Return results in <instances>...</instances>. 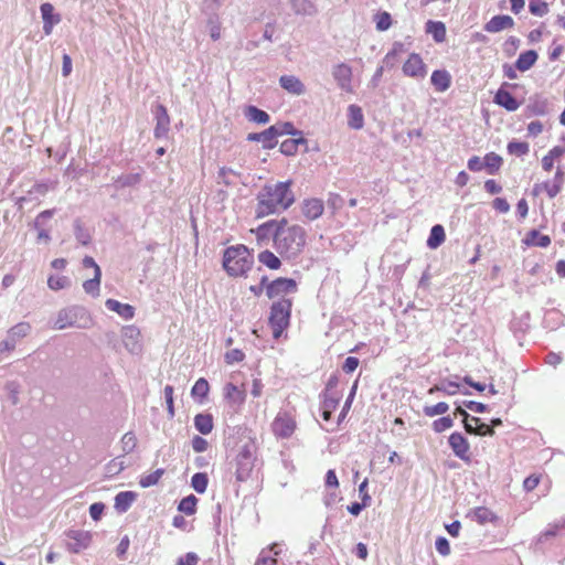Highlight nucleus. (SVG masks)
Masks as SVG:
<instances>
[{
	"label": "nucleus",
	"mask_w": 565,
	"mask_h": 565,
	"mask_svg": "<svg viewBox=\"0 0 565 565\" xmlns=\"http://www.w3.org/2000/svg\"><path fill=\"white\" fill-rule=\"evenodd\" d=\"M290 185V182L265 185L257 195V217H265L287 210L295 201Z\"/></svg>",
	"instance_id": "nucleus-1"
},
{
	"label": "nucleus",
	"mask_w": 565,
	"mask_h": 565,
	"mask_svg": "<svg viewBox=\"0 0 565 565\" xmlns=\"http://www.w3.org/2000/svg\"><path fill=\"white\" fill-rule=\"evenodd\" d=\"M306 231L297 224H289L286 218L279 221L275 233V249L287 259L298 257L306 245Z\"/></svg>",
	"instance_id": "nucleus-2"
},
{
	"label": "nucleus",
	"mask_w": 565,
	"mask_h": 565,
	"mask_svg": "<svg viewBox=\"0 0 565 565\" xmlns=\"http://www.w3.org/2000/svg\"><path fill=\"white\" fill-rule=\"evenodd\" d=\"M254 259L244 245L227 247L223 256V267L230 276H244L253 266Z\"/></svg>",
	"instance_id": "nucleus-3"
},
{
	"label": "nucleus",
	"mask_w": 565,
	"mask_h": 565,
	"mask_svg": "<svg viewBox=\"0 0 565 565\" xmlns=\"http://www.w3.org/2000/svg\"><path fill=\"white\" fill-rule=\"evenodd\" d=\"M93 326V319L84 307L72 306L58 311L54 328L63 330L66 328L88 329Z\"/></svg>",
	"instance_id": "nucleus-4"
},
{
	"label": "nucleus",
	"mask_w": 565,
	"mask_h": 565,
	"mask_svg": "<svg viewBox=\"0 0 565 565\" xmlns=\"http://www.w3.org/2000/svg\"><path fill=\"white\" fill-rule=\"evenodd\" d=\"M291 306L292 301L289 298H281L273 303L269 323L275 339H278L289 326Z\"/></svg>",
	"instance_id": "nucleus-5"
},
{
	"label": "nucleus",
	"mask_w": 565,
	"mask_h": 565,
	"mask_svg": "<svg viewBox=\"0 0 565 565\" xmlns=\"http://www.w3.org/2000/svg\"><path fill=\"white\" fill-rule=\"evenodd\" d=\"M255 455L252 445H244L236 457V479L246 481L254 470Z\"/></svg>",
	"instance_id": "nucleus-6"
},
{
	"label": "nucleus",
	"mask_w": 565,
	"mask_h": 565,
	"mask_svg": "<svg viewBox=\"0 0 565 565\" xmlns=\"http://www.w3.org/2000/svg\"><path fill=\"white\" fill-rule=\"evenodd\" d=\"M297 428L295 418L287 412L277 414L271 423V430L278 438H290Z\"/></svg>",
	"instance_id": "nucleus-7"
},
{
	"label": "nucleus",
	"mask_w": 565,
	"mask_h": 565,
	"mask_svg": "<svg viewBox=\"0 0 565 565\" xmlns=\"http://www.w3.org/2000/svg\"><path fill=\"white\" fill-rule=\"evenodd\" d=\"M31 331V326L28 322H20L13 326L7 333V338L0 341V353L11 352L14 350L17 343L25 338Z\"/></svg>",
	"instance_id": "nucleus-8"
},
{
	"label": "nucleus",
	"mask_w": 565,
	"mask_h": 565,
	"mask_svg": "<svg viewBox=\"0 0 565 565\" xmlns=\"http://www.w3.org/2000/svg\"><path fill=\"white\" fill-rule=\"evenodd\" d=\"M67 548L72 553H81L86 550L92 542V534L88 531L71 530L66 533Z\"/></svg>",
	"instance_id": "nucleus-9"
},
{
	"label": "nucleus",
	"mask_w": 565,
	"mask_h": 565,
	"mask_svg": "<svg viewBox=\"0 0 565 565\" xmlns=\"http://www.w3.org/2000/svg\"><path fill=\"white\" fill-rule=\"evenodd\" d=\"M297 291V282L291 278H277L271 281L267 288L266 294L269 298H276L286 295L295 294Z\"/></svg>",
	"instance_id": "nucleus-10"
},
{
	"label": "nucleus",
	"mask_w": 565,
	"mask_h": 565,
	"mask_svg": "<svg viewBox=\"0 0 565 565\" xmlns=\"http://www.w3.org/2000/svg\"><path fill=\"white\" fill-rule=\"evenodd\" d=\"M352 68L345 63L337 64L332 67V77L338 87L345 93H353Z\"/></svg>",
	"instance_id": "nucleus-11"
},
{
	"label": "nucleus",
	"mask_w": 565,
	"mask_h": 565,
	"mask_svg": "<svg viewBox=\"0 0 565 565\" xmlns=\"http://www.w3.org/2000/svg\"><path fill=\"white\" fill-rule=\"evenodd\" d=\"M121 340L125 348L132 354L141 351L140 331L135 326H126L121 330Z\"/></svg>",
	"instance_id": "nucleus-12"
},
{
	"label": "nucleus",
	"mask_w": 565,
	"mask_h": 565,
	"mask_svg": "<svg viewBox=\"0 0 565 565\" xmlns=\"http://www.w3.org/2000/svg\"><path fill=\"white\" fill-rule=\"evenodd\" d=\"M403 73L409 77L424 78L427 71L422 57L413 53L404 63Z\"/></svg>",
	"instance_id": "nucleus-13"
},
{
	"label": "nucleus",
	"mask_w": 565,
	"mask_h": 565,
	"mask_svg": "<svg viewBox=\"0 0 565 565\" xmlns=\"http://www.w3.org/2000/svg\"><path fill=\"white\" fill-rule=\"evenodd\" d=\"M449 446L451 447L454 454L460 458L461 460L469 461L470 460V445L468 440L460 433H452L449 436Z\"/></svg>",
	"instance_id": "nucleus-14"
},
{
	"label": "nucleus",
	"mask_w": 565,
	"mask_h": 565,
	"mask_svg": "<svg viewBox=\"0 0 565 565\" xmlns=\"http://www.w3.org/2000/svg\"><path fill=\"white\" fill-rule=\"evenodd\" d=\"M154 116L157 121L154 127V137H167L170 128V117L168 115L167 108L163 105H157L154 109Z\"/></svg>",
	"instance_id": "nucleus-15"
},
{
	"label": "nucleus",
	"mask_w": 565,
	"mask_h": 565,
	"mask_svg": "<svg viewBox=\"0 0 565 565\" xmlns=\"http://www.w3.org/2000/svg\"><path fill=\"white\" fill-rule=\"evenodd\" d=\"M277 225H279V221L273 220L259 225L256 230H252V233L255 234L258 245H266L270 238H273V242L275 243Z\"/></svg>",
	"instance_id": "nucleus-16"
},
{
	"label": "nucleus",
	"mask_w": 565,
	"mask_h": 565,
	"mask_svg": "<svg viewBox=\"0 0 565 565\" xmlns=\"http://www.w3.org/2000/svg\"><path fill=\"white\" fill-rule=\"evenodd\" d=\"M279 84L289 94L300 96L306 93L305 84L295 75H282Z\"/></svg>",
	"instance_id": "nucleus-17"
},
{
	"label": "nucleus",
	"mask_w": 565,
	"mask_h": 565,
	"mask_svg": "<svg viewBox=\"0 0 565 565\" xmlns=\"http://www.w3.org/2000/svg\"><path fill=\"white\" fill-rule=\"evenodd\" d=\"M40 10L43 19V31L49 35L53 26L61 21V18L58 14H54V7L51 3H43Z\"/></svg>",
	"instance_id": "nucleus-18"
},
{
	"label": "nucleus",
	"mask_w": 565,
	"mask_h": 565,
	"mask_svg": "<svg viewBox=\"0 0 565 565\" xmlns=\"http://www.w3.org/2000/svg\"><path fill=\"white\" fill-rule=\"evenodd\" d=\"M514 21L510 15H495L484 24V31L497 33L505 29H511Z\"/></svg>",
	"instance_id": "nucleus-19"
},
{
	"label": "nucleus",
	"mask_w": 565,
	"mask_h": 565,
	"mask_svg": "<svg viewBox=\"0 0 565 565\" xmlns=\"http://www.w3.org/2000/svg\"><path fill=\"white\" fill-rule=\"evenodd\" d=\"M323 202L319 199L306 200L302 204V213L308 220H316L323 213Z\"/></svg>",
	"instance_id": "nucleus-20"
},
{
	"label": "nucleus",
	"mask_w": 565,
	"mask_h": 565,
	"mask_svg": "<svg viewBox=\"0 0 565 565\" xmlns=\"http://www.w3.org/2000/svg\"><path fill=\"white\" fill-rule=\"evenodd\" d=\"M105 306L108 310L118 313L125 320H130L134 318L135 309L128 303H121L115 299H107Z\"/></svg>",
	"instance_id": "nucleus-21"
},
{
	"label": "nucleus",
	"mask_w": 565,
	"mask_h": 565,
	"mask_svg": "<svg viewBox=\"0 0 565 565\" xmlns=\"http://www.w3.org/2000/svg\"><path fill=\"white\" fill-rule=\"evenodd\" d=\"M494 103L509 111H515L520 107V103L508 90H504L503 88H500L494 96Z\"/></svg>",
	"instance_id": "nucleus-22"
},
{
	"label": "nucleus",
	"mask_w": 565,
	"mask_h": 565,
	"mask_svg": "<svg viewBox=\"0 0 565 565\" xmlns=\"http://www.w3.org/2000/svg\"><path fill=\"white\" fill-rule=\"evenodd\" d=\"M137 499V493L132 491H122L115 497V509L119 513L126 512Z\"/></svg>",
	"instance_id": "nucleus-23"
},
{
	"label": "nucleus",
	"mask_w": 565,
	"mask_h": 565,
	"mask_svg": "<svg viewBox=\"0 0 565 565\" xmlns=\"http://www.w3.org/2000/svg\"><path fill=\"white\" fill-rule=\"evenodd\" d=\"M248 140L262 142L264 148L268 149L274 148L277 143L275 139V129H271V127L258 134H250L248 136Z\"/></svg>",
	"instance_id": "nucleus-24"
},
{
	"label": "nucleus",
	"mask_w": 565,
	"mask_h": 565,
	"mask_svg": "<svg viewBox=\"0 0 565 565\" xmlns=\"http://www.w3.org/2000/svg\"><path fill=\"white\" fill-rule=\"evenodd\" d=\"M431 84L438 92H445L449 88L451 76L447 71H434L431 74Z\"/></svg>",
	"instance_id": "nucleus-25"
},
{
	"label": "nucleus",
	"mask_w": 565,
	"mask_h": 565,
	"mask_svg": "<svg viewBox=\"0 0 565 565\" xmlns=\"http://www.w3.org/2000/svg\"><path fill=\"white\" fill-rule=\"evenodd\" d=\"M470 422H473L477 427L470 426V423H466L465 429L468 434L479 435V436H493L494 435V429L490 428L488 425L481 423L480 418L471 417Z\"/></svg>",
	"instance_id": "nucleus-26"
},
{
	"label": "nucleus",
	"mask_w": 565,
	"mask_h": 565,
	"mask_svg": "<svg viewBox=\"0 0 565 565\" xmlns=\"http://www.w3.org/2000/svg\"><path fill=\"white\" fill-rule=\"evenodd\" d=\"M426 32L431 34L434 40L438 43L444 42L446 39V25L440 21L429 20L426 23Z\"/></svg>",
	"instance_id": "nucleus-27"
},
{
	"label": "nucleus",
	"mask_w": 565,
	"mask_h": 565,
	"mask_svg": "<svg viewBox=\"0 0 565 565\" xmlns=\"http://www.w3.org/2000/svg\"><path fill=\"white\" fill-rule=\"evenodd\" d=\"M364 124V117L361 107L350 105L348 108V125L353 129H361Z\"/></svg>",
	"instance_id": "nucleus-28"
},
{
	"label": "nucleus",
	"mask_w": 565,
	"mask_h": 565,
	"mask_svg": "<svg viewBox=\"0 0 565 565\" xmlns=\"http://www.w3.org/2000/svg\"><path fill=\"white\" fill-rule=\"evenodd\" d=\"M537 60V54L535 51H526L520 54L516 60L515 66L519 71L525 72L530 70Z\"/></svg>",
	"instance_id": "nucleus-29"
},
{
	"label": "nucleus",
	"mask_w": 565,
	"mask_h": 565,
	"mask_svg": "<svg viewBox=\"0 0 565 565\" xmlns=\"http://www.w3.org/2000/svg\"><path fill=\"white\" fill-rule=\"evenodd\" d=\"M446 238L445 230L441 225H434L427 239V246L431 249L439 247Z\"/></svg>",
	"instance_id": "nucleus-30"
},
{
	"label": "nucleus",
	"mask_w": 565,
	"mask_h": 565,
	"mask_svg": "<svg viewBox=\"0 0 565 565\" xmlns=\"http://www.w3.org/2000/svg\"><path fill=\"white\" fill-rule=\"evenodd\" d=\"M195 428L203 435H207L213 429V419L209 414H198L194 418Z\"/></svg>",
	"instance_id": "nucleus-31"
},
{
	"label": "nucleus",
	"mask_w": 565,
	"mask_h": 565,
	"mask_svg": "<svg viewBox=\"0 0 565 565\" xmlns=\"http://www.w3.org/2000/svg\"><path fill=\"white\" fill-rule=\"evenodd\" d=\"M563 180L559 179L557 182H544L542 184H536L533 189L534 194H539L542 191H545L550 198L556 196L562 189Z\"/></svg>",
	"instance_id": "nucleus-32"
},
{
	"label": "nucleus",
	"mask_w": 565,
	"mask_h": 565,
	"mask_svg": "<svg viewBox=\"0 0 565 565\" xmlns=\"http://www.w3.org/2000/svg\"><path fill=\"white\" fill-rule=\"evenodd\" d=\"M524 242L531 246L547 247L551 244V238L548 235H543L533 230L526 235Z\"/></svg>",
	"instance_id": "nucleus-33"
},
{
	"label": "nucleus",
	"mask_w": 565,
	"mask_h": 565,
	"mask_svg": "<svg viewBox=\"0 0 565 565\" xmlns=\"http://www.w3.org/2000/svg\"><path fill=\"white\" fill-rule=\"evenodd\" d=\"M141 181V173H127L118 177L115 180V186L117 189H124L129 186H135Z\"/></svg>",
	"instance_id": "nucleus-34"
},
{
	"label": "nucleus",
	"mask_w": 565,
	"mask_h": 565,
	"mask_svg": "<svg viewBox=\"0 0 565 565\" xmlns=\"http://www.w3.org/2000/svg\"><path fill=\"white\" fill-rule=\"evenodd\" d=\"M306 139L301 137V135L298 138L287 139L281 142L280 145V151L286 156H295L298 151L299 145H305Z\"/></svg>",
	"instance_id": "nucleus-35"
},
{
	"label": "nucleus",
	"mask_w": 565,
	"mask_h": 565,
	"mask_svg": "<svg viewBox=\"0 0 565 565\" xmlns=\"http://www.w3.org/2000/svg\"><path fill=\"white\" fill-rule=\"evenodd\" d=\"M225 397L234 404H242L245 401V394L236 385L227 383L224 387Z\"/></svg>",
	"instance_id": "nucleus-36"
},
{
	"label": "nucleus",
	"mask_w": 565,
	"mask_h": 565,
	"mask_svg": "<svg viewBox=\"0 0 565 565\" xmlns=\"http://www.w3.org/2000/svg\"><path fill=\"white\" fill-rule=\"evenodd\" d=\"M100 277H102V270L99 267H96V274H94V277L84 281V284H83L84 290L94 297L98 296Z\"/></svg>",
	"instance_id": "nucleus-37"
},
{
	"label": "nucleus",
	"mask_w": 565,
	"mask_h": 565,
	"mask_svg": "<svg viewBox=\"0 0 565 565\" xmlns=\"http://www.w3.org/2000/svg\"><path fill=\"white\" fill-rule=\"evenodd\" d=\"M245 116L248 120L257 124H267L269 121V115L255 106H248L245 110Z\"/></svg>",
	"instance_id": "nucleus-38"
},
{
	"label": "nucleus",
	"mask_w": 565,
	"mask_h": 565,
	"mask_svg": "<svg viewBox=\"0 0 565 565\" xmlns=\"http://www.w3.org/2000/svg\"><path fill=\"white\" fill-rule=\"evenodd\" d=\"M258 260L269 269H278L281 265L280 259L270 250L259 253Z\"/></svg>",
	"instance_id": "nucleus-39"
},
{
	"label": "nucleus",
	"mask_w": 565,
	"mask_h": 565,
	"mask_svg": "<svg viewBox=\"0 0 565 565\" xmlns=\"http://www.w3.org/2000/svg\"><path fill=\"white\" fill-rule=\"evenodd\" d=\"M198 499L195 495L190 494L183 498L178 507V510L186 515H192L196 511Z\"/></svg>",
	"instance_id": "nucleus-40"
},
{
	"label": "nucleus",
	"mask_w": 565,
	"mask_h": 565,
	"mask_svg": "<svg viewBox=\"0 0 565 565\" xmlns=\"http://www.w3.org/2000/svg\"><path fill=\"white\" fill-rule=\"evenodd\" d=\"M138 440L132 431L126 433L120 439V447L124 455L130 454L137 447Z\"/></svg>",
	"instance_id": "nucleus-41"
},
{
	"label": "nucleus",
	"mask_w": 565,
	"mask_h": 565,
	"mask_svg": "<svg viewBox=\"0 0 565 565\" xmlns=\"http://www.w3.org/2000/svg\"><path fill=\"white\" fill-rule=\"evenodd\" d=\"M47 286L51 290L58 291L71 286V279L66 276L51 275L47 278Z\"/></svg>",
	"instance_id": "nucleus-42"
},
{
	"label": "nucleus",
	"mask_w": 565,
	"mask_h": 565,
	"mask_svg": "<svg viewBox=\"0 0 565 565\" xmlns=\"http://www.w3.org/2000/svg\"><path fill=\"white\" fill-rule=\"evenodd\" d=\"M472 519L479 524H486L494 520V514L484 507H479L471 512Z\"/></svg>",
	"instance_id": "nucleus-43"
},
{
	"label": "nucleus",
	"mask_w": 565,
	"mask_h": 565,
	"mask_svg": "<svg viewBox=\"0 0 565 565\" xmlns=\"http://www.w3.org/2000/svg\"><path fill=\"white\" fill-rule=\"evenodd\" d=\"M271 129H275V139L278 136L291 135V136H300L301 132L296 130L291 122H277L276 125L270 126Z\"/></svg>",
	"instance_id": "nucleus-44"
},
{
	"label": "nucleus",
	"mask_w": 565,
	"mask_h": 565,
	"mask_svg": "<svg viewBox=\"0 0 565 565\" xmlns=\"http://www.w3.org/2000/svg\"><path fill=\"white\" fill-rule=\"evenodd\" d=\"M209 479L206 473L198 472L192 476L191 486L198 493L206 491Z\"/></svg>",
	"instance_id": "nucleus-45"
},
{
	"label": "nucleus",
	"mask_w": 565,
	"mask_h": 565,
	"mask_svg": "<svg viewBox=\"0 0 565 565\" xmlns=\"http://www.w3.org/2000/svg\"><path fill=\"white\" fill-rule=\"evenodd\" d=\"M294 10L298 14H312L315 12L313 4L309 0H290Z\"/></svg>",
	"instance_id": "nucleus-46"
},
{
	"label": "nucleus",
	"mask_w": 565,
	"mask_h": 565,
	"mask_svg": "<svg viewBox=\"0 0 565 565\" xmlns=\"http://www.w3.org/2000/svg\"><path fill=\"white\" fill-rule=\"evenodd\" d=\"M163 472H164L163 469H157L156 471L141 477L139 484L142 488H148V487L154 486L158 483V481L162 477Z\"/></svg>",
	"instance_id": "nucleus-47"
},
{
	"label": "nucleus",
	"mask_w": 565,
	"mask_h": 565,
	"mask_svg": "<svg viewBox=\"0 0 565 565\" xmlns=\"http://www.w3.org/2000/svg\"><path fill=\"white\" fill-rule=\"evenodd\" d=\"M448 409H449L448 404L445 402H440L433 406H425L424 414L428 417H434V416L443 415V414L447 413Z\"/></svg>",
	"instance_id": "nucleus-48"
},
{
	"label": "nucleus",
	"mask_w": 565,
	"mask_h": 565,
	"mask_svg": "<svg viewBox=\"0 0 565 565\" xmlns=\"http://www.w3.org/2000/svg\"><path fill=\"white\" fill-rule=\"evenodd\" d=\"M502 163V159L494 152L488 153L484 157V167L488 168L490 173L497 171Z\"/></svg>",
	"instance_id": "nucleus-49"
},
{
	"label": "nucleus",
	"mask_w": 565,
	"mask_h": 565,
	"mask_svg": "<svg viewBox=\"0 0 565 565\" xmlns=\"http://www.w3.org/2000/svg\"><path fill=\"white\" fill-rule=\"evenodd\" d=\"M125 467L122 456H119L107 463L106 471L109 476H115L121 472Z\"/></svg>",
	"instance_id": "nucleus-50"
},
{
	"label": "nucleus",
	"mask_w": 565,
	"mask_h": 565,
	"mask_svg": "<svg viewBox=\"0 0 565 565\" xmlns=\"http://www.w3.org/2000/svg\"><path fill=\"white\" fill-rule=\"evenodd\" d=\"M209 393V383L205 379H199L192 387L191 394L196 397H205Z\"/></svg>",
	"instance_id": "nucleus-51"
},
{
	"label": "nucleus",
	"mask_w": 565,
	"mask_h": 565,
	"mask_svg": "<svg viewBox=\"0 0 565 565\" xmlns=\"http://www.w3.org/2000/svg\"><path fill=\"white\" fill-rule=\"evenodd\" d=\"M531 13L543 17L547 13V4L543 0H531L529 4Z\"/></svg>",
	"instance_id": "nucleus-52"
},
{
	"label": "nucleus",
	"mask_w": 565,
	"mask_h": 565,
	"mask_svg": "<svg viewBox=\"0 0 565 565\" xmlns=\"http://www.w3.org/2000/svg\"><path fill=\"white\" fill-rule=\"evenodd\" d=\"M54 213H55L54 209L45 210V211L41 212L34 221V227L35 228H41V227L45 228L46 222L53 217Z\"/></svg>",
	"instance_id": "nucleus-53"
},
{
	"label": "nucleus",
	"mask_w": 565,
	"mask_h": 565,
	"mask_svg": "<svg viewBox=\"0 0 565 565\" xmlns=\"http://www.w3.org/2000/svg\"><path fill=\"white\" fill-rule=\"evenodd\" d=\"M392 24V18L388 12H382L376 17V29L379 31H386Z\"/></svg>",
	"instance_id": "nucleus-54"
},
{
	"label": "nucleus",
	"mask_w": 565,
	"mask_h": 565,
	"mask_svg": "<svg viewBox=\"0 0 565 565\" xmlns=\"http://www.w3.org/2000/svg\"><path fill=\"white\" fill-rule=\"evenodd\" d=\"M454 420L450 417H441L433 423V428L436 433H441L451 428Z\"/></svg>",
	"instance_id": "nucleus-55"
},
{
	"label": "nucleus",
	"mask_w": 565,
	"mask_h": 565,
	"mask_svg": "<svg viewBox=\"0 0 565 565\" xmlns=\"http://www.w3.org/2000/svg\"><path fill=\"white\" fill-rule=\"evenodd\" d=\"M508 150L511 154L522 156L527 153L529 145L525 142H510L508 145Z\"/></svg>",
	"instance_id": "nucleus-56"
},
{
	"label": "nucleus",
	"mask_w": 565,
	"mask_h": 565,
	"mask_svg": "<svg viewBox=\"0 0 565 565\" xmlns=\"http://www.w3.org/2000/svg\"><path fill=\"white\" fill-rule=\"evenodd\" d=\"M164 398L167 403L168 413L171 417L174 416V408H173V387L170 385H167L164 387Z\"/></svg>",
	"instance_id": "nucleus-57"
},
{
	"label": "nucleus",
	"mask_w": 565,
	"mask_h": 565,
	"mask_svg": "<svg viewBox=\"0 0 565 565\" xmlns=\"http://www.w3.org/2000/svg\"><path fill=\"white\" fill-rule=\"evenodd\" d=\"M244 353L238 349H233L226 352L225 361L228 364L241 362L244 359Z\"/></svg>",
	"instance_id": "nucleus-58"
},
{
	"label": "nucleus",
	"mask_w": 565,
	"mask_h": 565,
	"mask_svg": "<svg viewBox=\"0 0 565 565\" xmlns=\"http://www.w3.org/2000/svg\"><path fill=\"white\" fill-rule=\"evenodd\" d=\"M436 550L438 551V553H440L443 556H448L450 554V546H449V542L446 537H438L436 540Z\"/></svg>",
	"instance_id": "nucleus-59"
},
{
	"label": "nucleus",
	"mask_w": 565,
	"mask_h": 565,
	"mask_svg": "<svg viewBox=\"0 0 565 565\" xmlns=\"http://www.w3.org/2000/svg\"><path fill=\"white\" fill-rule=\"evenodd\" d=\"M199 563V556L193 553L189 552L184 556L179 557L177 561V565H198Z\"/></svg>",
	"instance_id": "nucleus-60"
},
{
	"label": "nucleus",
	"mask_w": 565,
	"mask_h": 565,
	"mask_svg": "<svg viewBox=\"0 0 565 565\" xmlns=\"http://www.w3.org/2000/svg\"><path fill=\"white\" fill-rule=\"evenodd\" d=\"M105 505L100 502L93 503L89 507V514L90 518L95 521L99 520L103 512H104Z\"/></svg>",
	"instance_id": "nucleus-61"
},
{
	"label": "nucleus",
	"mask_w": 565,
	"mask_h": 565,
	"mask_svg": "<svg viewBox=\"0 0 565 565\" xmlns=\"http://www.w3.org/2000/svg\"><path fill=\"white\" fill-rule=\"evenodd\" d=\"M359 359L358 358H354V356H349L345 359L344 361V364L342 366V370L345 372V373H352L353 371L356 370V367L359 366Z\"/></svg>",
	"instance_id": "nucleus-62"
},
{
	"label": "nucleus",
	"mask_w": 565,
	"mask_h": 565,
	"mask_svg": "<svg viewBox=\"0 0 565 565\" xmlns=\"http://www.w3.org/2000/svg\"><path fill=\"white\" fill-rule=\"evenodd\" d=\"M539 483L540 478L535 475H532L524 480L523 487L526 491H532L539 486Z\"/></svg>",
	"instance_id": "nucleus-63"
},
{
	"label": "nucleus",
	"mask_w": 565,
	"mask_h": 565,
	"mask_svg": "<svg viewBox=\"0 0 565 565\" xmlns=\"http://www.w3.org/2000/svg\"><path fill=\"white\" fill-rule=\"evenodd\" d=\"M493 207L501 213H507L510 210V204L505 199L497 198L493 200Z\"/></svg>",
	"instance_id": "nucleus-64"
}]
</instances>
